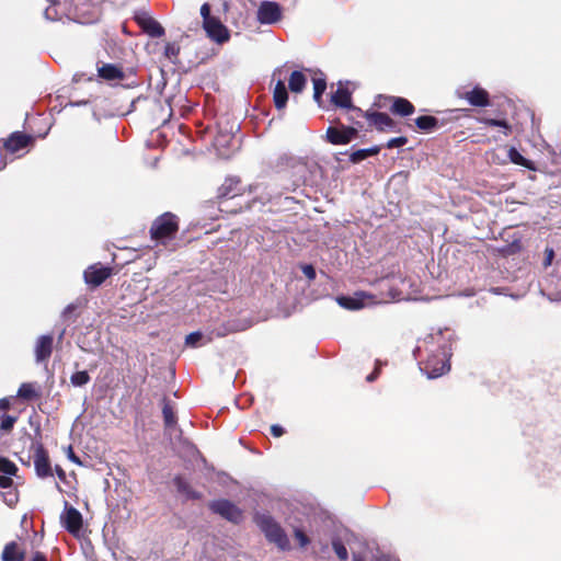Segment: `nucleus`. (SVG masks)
I'll return each mask as SVG.
<instances>
[{"label": "nucleus", "mask_w": 561, "mask_h": 561, "mask_svg": "<svg viewBox=\"0 0 561 561\" xmlns=\"http://www.w3.org/2000/svg\"><path fill=\"white\" fill-rule=\"evenodd\" d=\"M449 340L450 334L448 331H438L427 335L423 341V345H419L415 348V356L423 350L430 353L427 359L420 366V369L430 379L438 378L449 370V357L451 355Z\"/></svg>", "instance_id": "1"}, {"label": "nucleus", "mask_w": 561, "mask_h": 561, "mask_svg": "<svg viewBox=\"0 0 561 561\" xmlns=\"http://www.w3.org/2000/svg\"><path fill=\"white\" fill-rule=\"evenodd\" d=\"M201 16L203 19V28L210 41L217 44H224L229 41V30L219 18L210 14V5L208 3H204L201 7Z\"/></svg>", "instance_id": "2"}, {"label": "nucleus", "mask_w": 561, "mask_h": 561, "mask_svg": "<svg viewBox=\"0 0 561 561\" xmlns=\"http://www.w3.org/2000/svg\"><path fill=\"white\" fill-rule=\"evenodd\" d=\"M255 522L268 541L275 543L282 550L289 548V540L285 531L273 517L266 514H260L255 516Z\"/></svg>", "instance_id": "3"}, {"label": "nucleus", "mask_w": 561, "mask_h": 561, "mask_svg": "<svg viewBox=\"0 0 561 561\" xmlns=\"http://www.w3.org/2000/svg\"><path fill=\"white\" fill-rule=\"evenodd\" d=\"M178 231L176 217L170 213L163 214L151 226V238L162 244L173 239Z\"/></svg>", "instance_id": "4"}, {"label": "nucleus", "mask_w": 561, "mask_h": 561, "mask_svg": "<svg viewBox=\"0 0 561 561\" xmlns=\"http://www.w3.org/2000/svg\"><path fill=\"white\" fill-rule=\"evenodd\" d=\"M60 523L70 534L79 536L82 527V515L66 502L65 510L60 515Z\"/></svg>", "instance_id": "5"}, {"label": "nucleus", "mask_w": 561, "mask_h": 561, "mask_svg": "<svg viewBox=\"0 0 561 561\" xmlns=\"http://www.w3.org/2000/svg\"><path fill=\"white\" fill-rule=\"evenodd\" d=\"M31 449L34 454V466L38 477L46 478L51 476V468L48 459V455L44 449L42 443H32Z\"/></svg>", "instance_id": "6"}, {"label": "nucleus", "mask_w": 561, "mask_h": 561, "mask_svg": "<svg viewBox=\"0 0 561 561\" xmlns=\"http://www.w3.org/2000/svg\"><path fill=\"white\" fill-rule=\"evenodd\" d=\"M282 16V10L278 3L273 1H263L257 10V20L262 24L276 23Z\"/></svg>", "instance_id": "7"}, {"label": "nucleus", "mask_w": 561, "mask_h": 561, "mask_svg": "<svg viewBox=\"0 0 561 561\" xmlns=\"http://www.w3.org/2000/svg\"><path fill=\"white\" fill-rule=\"evenodd\" d=\"M356 135L357 130L353 127H329L327 130V138L333 145H346L351 142Z\"/></svg>", "instance_id": "8"}, {"label": "nucleus", "mask_w": 561, "mask_h": 561, "mask_svg": "<svg viewBox=\"0 0 561 561\" xmlns=\"http://www.w3.org/2000/svg\"><path fill=\"white\" fill-rule=\"evenodd\" d=\"M112 268L101 264H93L84 271V279L87 284L94 287L100 286L110 275Z\"/></svg>", "instance_id": "9"}, {"label": "nucleus", "mask_w": 561, "mask_h": 561, "mask_svg": "<svg viewBox=\"0 0 561 561\" xmlns=\"http://www.w3.org/2000/svg\"><path fill=\"white\" fill-rule=\"evenodd\" d=\"M210 508L213 512L221 515L222 517L231 520L233 523H238L241 519L240 510L234 506L232 503L226 500L215 501L210 504Z\"/></svg>", "instance_id": "10"}, {"label": "nucleus", "mask_w": 561, "mask_h": 561, "mask_svg": "<svg viewBox=\"0 0 561 561\" xmlns=\"http://www.w3.org/2000/svg\"><path fill=\"white\" fill-rule=\"evenodd\" d=\"M457 95L461 99L467 100L468 103L472 106L483 107L490 104L489 93L480 87H476L470 91L458 90Z\"/></svg>", "instance_id": "11"}, {"label": "nucleus", "mask_w": 561, "mask_h": 561, "mask_svg": "<svg viewBox=\"0 0 561 561\" xmlns=\"http://www.w3.org/2000/svg\"><path fill=\"white\" fill-rule=\"evenodd\" d=\"M54 336L50 334L41 335L34 346V354L36 363H44L48 360L53 352Z\"/></svg>", "instance_id": "12"}, {"label": "nucleus", "mask_w": 561, "mask_h": 561, "mask_svg": "<svg viewBox=\"0 0 561 561\" xmlns=\"http://www.w3.org/2000/svg\"><path fill=\"white\" fill-rule=\"evenodd\" d=\"M293 169L298 181L306 183L311 181L313 173L318 170V164L313 161L299 160Z\"/></svg>", "instance_id": "13"}, {"label": "nucleus", "mask_w": 561, "mask_h": 561, "mask_svg": "<svg viewBox=\"0 0 561 561\" xmlns=\"http://www.w3.org/2000/svg\"><path fill=\"white\" fill-rule=\"evenodd\" d=\"M365 116L368 119L369 124L374 125L377 129L381 131L394 130L396 128L394 121L386 113L373 112L366 113Z\"/></svg>", "instance_id": "14"}, {"label": "nucleus", "mask_w": 561, "mask_h": 561, "mask_svg": "<svg viewBox=\"0 0 561 561\" xmlns=\"http://www.w3.org/2000/svg\"><path fill=\"white\" fill-rule=\"evenodd\" d=\"M32 137L22 133H13L10 138L4 142V148L8 152L16 153L21 149L28 146Z\"/></svg>", "instance_id": "15"}, {"label": "nucleus", "mask_w": 561, "mask_h": 561, "mask_svg": "<svg viewBox=\"0 0 561 561\" xmlns=\"http://www.w3.org/2000/svg\"><path fill=\"white\" fill-rule=\"evenodd\" d=\"M369 299V296L365 295L364 293L356 294L353 297H339L337 302L341 307L350 309V310H358L366 306H368L370 302L366 301Z\"/></svg>", "instance_id": "16"}, {"label": "nucleus", "mask_w": 561, "mask_h": 561, "mask_svg": "<svg viewBox=\"0 0 561 561\" xmlns=\"http://www.w3.org/2000/svg\"><path fill=\"white\" fill-rule=\"evenodd\" d=\"M239 184L240 181L237 178L226 179L222 185L218 188V197L232 198L237 196L240 192Z\"/></svg>", "instance_id": "17"}, {"label": "nucleus", "mask_w": 561, "mask_h": 561, "mask_svg": "<svg viewBox=\"0 0 561 561\" xmlns=\"http://www.w3.org/2000/svg\"><path fill=\"white\" fill-rule=\"evenodd\" d=\"M331 101L334 105L344 107V108H351V93L346 88L343 87L342 83L339 84L336 91L332 93Z\"/></svg>", "instance_id": "18"}, {"label": "nucleus", "mask_w": 561, "mask_h": 561, "mask_svg": "<svg viewBox=\"0 0 561 561\" xmlns=\"http://www.w3.org/2000/svg\"><path fill=\"white\" fill-rule=\"evenodd\" d=\"M392 105L391 111L392 113L400 115V116H409L414 113V106L413 104L403 98H391Z\"/></svg>", "instance_id": "19"}, {"label": "nucleus", "mask_w": 561, "mask_h": 561, "mask_svg": "<svg viewBox=\"0 0 561 561\" xmlns=\"http://www.w3.org/2000/svg\"><path fill=\"white\" fill-rule=\"evenodd\" d=\"M237 142H238V140L234 136H232L230 134H226V135L219 134L214 140V146L220 157L228 158L229 153L224 151L222 148L226 146L234 147L237 145Z\"/></svg>", "instance_id": "20"}, {"label": "nucleus", "mask_w": 561, "mask_h": 561, "mask_svg": "<svg viewBox=\"0 0 561 561\" xmlns=\"http://www.w3.org/2000/svg\"><path fill=\"white\" fill-rule=\"evenodd\" d=\"M273 98L277 110H282L286 106L288 93L284 81L280 79L275 84Z\"/></svg>", "instance_id": "21"}, {"label": "nucleus", "mask_w": 561, "mask_h": 561, "mask_svg": "<svg viewBox=\"0 0 561 561\" xmlns=\"http://www.w3.org/2000/svg\"><path fill=\"white\" fill-rule=\"evenodd\" d=\"M1 559L2 561H23L24 554L19 551L18 545L12 541L5 545Z\"/></svg>", "instance_id": "22"}, {"label": "nucleus", "mask_w": 561, "mask_h": 561, "mask_svg": "<svg viewBox=\"0 0 561 561\" xmlns=\"http://www.w3.org/2000/svg\"><path fill=\"white\" fill-rule=\"evenodd\" d=\"M307 83V78L301 71H294L289 77V89L294 93H300Z\"/></svg>", "instance_id": "23"}, {"label": "nucleus", "mask_w": 561, "mask_h": 561, "mask_svg": "<svg viewBox=\"0 0 561 561\" xmlns=\"http://www.w3.org/2000/svg\"><path fill=\"white\" fill-rule=\"evenodd\" d=\"M142 27L151 37H161L164 34V30L161 24L151 18L144 21Z\"/></svg>", "instance_id": "24"}, {"label": "nucleus", "mask_w": 561, "mask_h": 561, "mask_svg": "<svg viewBox=\"0 0 561 561\" xmlns=\"http://www.w3.org/2000/svg\"><path fill=\"white\" fill-rule=\"evenodd\" d=\"M99 76L106 80H115L123 78L121 69L110 64L103 65L101 68H99Z\"/></svg>", "instance_id": "25"}, {"label": "nucleus", "mask_w": 561, "mask_h": 561, "mask_svg": "<svg viewBox=\"0 0 561 561\" xmlns=\"http://www.w3.org/2000/svg\"><path fill=\"white\" fill-rule=\"evenodd\" d=\"M415 125L421 130L432 131L437 127L438 121L434 116L425 115V116L417 117L415 119Z\"/></svg>", "instance_id": "26"}, {"label": "nucleus", "mask_w": 561, "mask_h": 561, "mask_svg": "<svg viewBox=\"0 0 561 561\" xmlns=\"http://www.w3.org/2000/svg\"><path fill=\"white\" fill-rule=\"evenodd\" d=\"M379 151H380V148L378 146H375V147H371V148H367V149H359V150L354 151L350 156V160L353 163H358V162L365 160L368 157H371V156H375V154L379 153Z\"/></svg>", "instance_id": "27"}, {"label": "nucleus", "mask_w": 561, "mask_h": 561, "mask_svg": "<svg viewBox=\"0 0 561 561\" xmlns=\"http://www.w3.org/2000/svg\"><path fill=\"white\" fill-rule=\"evenodd\" d=\"M507 156L513 163L534 170L533 163L524 158L516 148L511 147Z\"/></svg>", "instance_id": "28"}, {"label": "nucleus", "mask_w": 561, "mask_h": 561, "mask_svg": "<svg viewBox=\"0 0 561 561\" xmlns=\"http://www.w3.org/2000/svg\"><path fill=\"white\" fill-rule=\"evenodd\" d=\"M209 341H210V337L205 336L203 333H201L198 331L190 333L185 339L186 345L191 346V347H198V346L205 345Z\"/></svg>", "instance_id": "29"}, {"label": "nucleus", "mask_w": 561, "mask_h": 561, "mask_svg": "<svg viewBox=\"0 0 561 561\" xmlns=\"http://www.w3.org/2000/svg\"><path fill=\"white\" fill-rule=\"evenodd\" d=\"M162 414L167 427L171 428L176 424L175 413L173 411V408L169 403H165L163 405Z\"/></svg>", "instance_id": "30"}, {"label": "nucleus", "mask_w": 561, "mask_h": 561, "mask_svg": "<svg viewBox=\"0 0 561 561\" xmlns=\"http://www.w3.org/2000/svg\"><path fill=\"white\" fill-rule=\"evenodd\" d=\"M174 484L180 493L185 494L187 497H197V494L191 490L190 485L181 477L174 479Z\"/></svg>", "instance_id": "31"}, {"label": "nucleus", "mask_w": 561, "mask_h": 561, "mask_svg": "<svg viewBox=\"0 0 561 561\" xmlns=\"http://www.w3.org/2000/svg\"><path fill=\"white\" fill-rule=\"evenodd\" d=\"M18 396L25 400L36 397L35 388L32 383H22L19 388Z\"/></svg>", "instance_id": "32"}, {"label": "nucleus", "mask_w": 561, "mask_h": 561, "mask_svg": "<svg viewBox=\"0 0 561 561\" xmlns=\"http://www.w3.org/2000/svg\"><path fill=\"white\" fill-rule=\"evenodd\" d=\"M327 88L325 80L322 78H314L313 79V99L316 102L320 103V99L322 93L324 92Z\"/></svg>", "instance_id": "33"}, {"label": "nucleus", "mask_w": 561, "mask_h": 561, "mask_svg": "<svg viewBox=\"0 0 561 561\" xmlns=\"http://www.w3.org/2000/svg\"><path fill=\"white\" fill-rule=\"evenodd\" d=\"M71 383L76 387H81L90 381V376L85 370L75 373L71 378Z\"/></svg>", "instance_id": "34"}, {"label": "nucleus", "mask_w": 561, "mask_h": 561, "mask_svg": "<svg viewBox=\"0 0 561 561\" xmlns=\"http://www.w3.org/2000/svg\"><path fill=\"white\" fill-rule=\"evenodd\" d=\"M16 466L7 458H0V474L14 476L16 473Z\"/></svg>", "instance_id": "35"}, {"label": "nucleus", "mask_w": 561, "mask_h": 561, "mask_svg": "<svg viewBox=\"0 0 561 561\" xmlns=\"http://www.w3.org/2000/svg\"><path fill=\"white\" fill-rule=\"evenodd\" d=\"M482 123L485 125L492 126V127H502L505 129V134L507 135L510 127L506 121L504 119H494V118H483L481 119Z\"/></svg>", "instance_id": "36"}, {"label": "nucleus", "mask_w": 561, "mask_h": 561, "mask_svg": "<svg viewBox=\"0 0 561 561\" xmlns=\"http://www.w3.org/2000/svg\"><path fill=\"white\" fill-rule=\"evenodd\" d=\"M16 422V417L12 415H3L1 423H0V430L3 432H9L14 426V423Z\"/></svg>", "instance_id": "37"}, {"label": "nucleus", "mask_w": 561, "mask_h": 561, "mask_svg": "<svg viewBox=\"0 0 561 561\" xmlns=\"http://www.w3.org/2000/svg\"><path fill=\"white\" fill-rule=\"evenodd\" d=\"M333 549L336 553V556L342 560L345 561L348 558L347 549L339 541L333 542Z\"/></svg>", "instance_id": "38"}, {"label": "nucleus", "mask_w": 561, "mask_h": 561, "mask_svg": "<svg viewBox=\"0 0 561 561\" xmlns=\"http://www.w3.org/2000/svg\"><path fill=\"white\" fill-rule=\"evenodd\" d=\"M407 142H408V139H407L405 137L391 138V139L387 142V148L392 149V148L402 147V146H404Z\"/></svg>", "instance_id": "39"}, {"label": "nucleus", "mask_w": 561, "mask_h": 561, "mask_svg": "<svg viewBox=\"0 0 561 561\" xmlns=\"http://www.w3.org/2000/svg\"><path fill=\"white\" fill-rule=\"evenodd\" d=\"M179 51H180V47L176 46L175 44H171V43L167 44L165 49H164V54L169 59L176 57Z\"/></svg>", "instance_id": "40"}, {"label": "nucleus", "mask_w": 561, "mask_h": 561, "mask_svg": "<svg viewBox=\"0 0 561 561\" xmlns=\"http://www.w3.org/2000/svg\"><path fill=\"white\" fill-rule=\"evenodd\" d=\"M3 497H4V502L9 506L15 505L19 501L18 493L15 491H8L7 493L3 494Z\"/></svg>", "instance_id": "41"}, {"label": "nucleus", "mask_w": 561, "mask_h": 561, "mask_svg": "<svg viewBox=\"0 0 561 561\" xmlns=\"http://www.w3.org/2000/svg\"><path fill=\"white\" fill-rule=\"evenodd\" d=\"M12 486V476L0 474V488L10 489Z\"/></svg>", "instance_id": "42"}, {"label": "nucleus", "mask_w": 561, "mask_h": 561, "mask_svg": "<svg viewBox=\"0 0 561 561\" xmlns=\"http://www.w3.org/2000/svg\"><path fill=\"white\" fill-rule=\"evenodd\" d=\"M295 537L301 547H306L309 542L308 537L300 529L295 530Z\"/></svg>", "instance_id": "43"}, {"label": "nucleus", "mask_w": 561, "mask_h": 561, "mask_svg": "<svg viewBox=\"0 0 561 561\" xmlns=\"http://www.w3.org/2000/svg\"><path fill=\"white\" fill-rule=\"evenodd\" d=\"M302 272L309 279H313L316 277V271L311 265L304 266Z\"/></svg>", "instance_id": "44"}, {"label": "nucleus", "mask_w": 561, "mask_h": 561, "mask_svg": "<svg viewBox=\"0 0 561 561\" xmlns=\"http://www.w3.org/2000/svg\"><path fill=\"white\" fill-rule=\"evenodd\" d=\"M271 432H272L273 436L280 437L284 434V428L280 425L275 424V425H272Z\"/></svg>", "instance_id": "45"}, {"label": "nucleus", "mask_w": 561, "mask_h": 561, "mask_svg": "<svg viewBox=\"0 0 561 561\" xmlns=\"http://www.w3.org/2000/svg\"><path fill=\"white\" fill-rule=\"evenodd\" d=\"M547 253V256H546V260H545V265L548 266L551 264V261H552V257H553V250L552 249H549L546 251Z\"/></svg>", "instance_id": "46"}, {"label": "nucleus", "mask_w": 561, "mask_h": 561, "mask_svg": "<svg viewBox=\"0 0 561 561\" xmlns=\"http://www.w3.org/2000/svg\"><path fill=\"white\" fill-rule=\"evenodd\" d=\"M68 458H69L71 461H73V462H76V463H78V465H81V461H80V460H79V458L73 454V451H72V448H71V447H69Z\"/></svg>", "instance_id": "47"}, {"label": "nucleus", "mask_w": 561, "mask_h": 561, "mask_svg": "<svg viewBox=\"0 0 561 561\" xmlns=\"http://www.w3.org/2000/svg\"><path fill=\"white\" fill-rule=\"evenodd\" d=\"M44 15L47 20H55V15L53 14V9L51 8H47L44 12Z\"/></svg>", "instance_id": "48"}, {"label": "nucleus", "mask_w": 561, "mask_h": 561, "mask_svg": "<svg viewBox=\"0 0 561 561\" xmlns=\"http://www.w3.org/2000/svg\"><path fill=\"white\" fill-rule=\"evenodd\" d=\"M9 400L8 399H1L0 400V410L2 411H5L7 409H9Z\"/></svg>", "instance_id": "49"}, {"label": "nucleus", "mask_w": 561, "mask_h": 561, "mask_svg": "<svg viewBox=\"0 0 561 561\" xmlns=\"http://www.w3.org/2000/svg\"><path fill=\"white\" fill-rule=\"evenodd\" d=\"M32 561H46V558L42 553H36Z\"/></svg>", "instance_id": "50"}, {"label": "nucleus", "mask_w": 561, "mask_h": 561, "mask_svg": "<svg viewBox=\"0 0 561 561\" xmlns=\"http://www.w3.org/2000/svg\"><path fill=\"white\" fill-rule=\"evenodd\" d=\"M57 474H58V477H59L60 479H64V478H65V472H64V470H62V469H60V468H57Z\"/></svg>", "instance_id": "51"}, {"label": "nucleus", "mask_w": 561, "mask_h": 561, "mask_svg": "<svg viewBox=\"0 0 561 561\" xmlns=\"http://www.w3.org/2000/svg\"><path fill=\"white\" fill-rule=\"evenodd\" d=\"M375 378H376V373H373L367 376V381L371 382L373 380H375Z\"/></svg>", "instance_id": "52"}, {"label": "nucleus", "mask_w": 561, "mask_h": 561, "mask_svg": "<svg viewBox=\"0 0 561 561\" xmlns=\"http://www.w3.org/2000/svg\"><path fill=\"white\" fill-rule=\"evenodd\" d=\"M72 309H73V307H72V306H68V307L65 309V312H64V313L66 314L67 312H70Z\"/></svg>", "instance_id": "53"}, {"label": "nucleus", "mask_w": 561, "mask_h": 561, "mask_svg": "<svg viewBox=\"0 0 561 561\" xmlns=\"http://www.w3.org/2000/svg\"><path fill=\"white\" fill-rule=\"evenodd\" d=\"M64 334H65V331H61L59 339H62Z\"/></svg>", "instance_id": "54"}, {"label": "nucleus", "mask_w": 561, "mask_h": 561, "mask_svg": "<svg viewBox=\"0 0 561 561\" xmlns=\"http://www.w3.org/2000/svg\"><path fill=\"white\" fill-rule=\"evenodd\" d=\"M354 561H363L360 558L356 557Z\"/></svg>", "instance_id": "55"}, {"label": "nucleus", "mask_w": 561, "mask_h": 561, "mask_svg": "<svg viewBox=\"0 0 561 561\" xmlns=\"http://www.w3.org/2000/svg\"><path fill=\"white\" fill-rule=\"evenodd\" d=\"M50 2H54L55 0H49Z\"/></svg>", "instance_id": "56"}]
</instances>
